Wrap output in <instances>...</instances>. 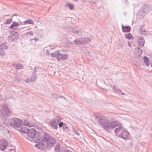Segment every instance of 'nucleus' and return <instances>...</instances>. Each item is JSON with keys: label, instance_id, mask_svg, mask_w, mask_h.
Instances as JSON below:
<instances>
[{"label": "nucleus", "instance_id": "f257e3e1", "mask_svg": "<svg viewBox=\"0 0 152 152\" xmlns=\"http://www.w3.org/2000/svg\"><path fill=\"white\" fill-rule=\"evenodd\" d=\"M98 121L106 130L113 129L120 124L118 121H114L112 122L110 125L109 123V121L104 116H100Z\"/></svg>", "mask_w": 152, "mask_h": 152}, {"label": "nucleus", "instance_id": "f03ea898", "mask_svg": "<svg viewBox=\"0 0 152 152\" xmlns=\"http://www.w3.org/2000/svg\"><path fill=\"white\" fill-rule=\"evenodd\" d=\"M10 123L15 129L19 128L23 124V122L20 120L16 118L10 120Z\"/></svg>", "mask_w": 152, "mask_h": 152}, {"label": "nucleus", "instance_id": "7ed1b4c3", "mask_svg": "<svg viewBox=\"0 0 152 152\" xmlns=\"http://www.w3.org/2000/svg\"><path fill=\"white\" fill-rule=\"evenodd\" d=\"M115 132L116 133H121V137L124 139L127 138L129 135V133L126 131H125L124 128L121 127H120L116 129L115 130Z\"/></svg>", "mask_w": 152, "mask_h": 152}, {"label": "nucleus", "instance_id": "20e7f679", "mask_svg": "<svg viewBox=\"0 0 152 152\" xmlns=\"http://www.w3.org/2000/svg\"><path fill=\"white\" fill-rule=\"evenodd\" d=\"M35 141L36 143H37L35 145L36 147L41 149L44 148L45 145L44 143V141L42 140L41 137H39V138H37L35 139Z\"/></svg>", "mask_w": 152, "mask_h": 152}, {"label": "nucleus", "instance_id": "39448f33", "mask_svg": "<svg viewBox=\"0 0 152 152\" xmlns=\"http://www.w3.org/2000/svg\"><path fill=\"white\" fill-rule=\"evenodd\" d=\"M27 133V136L28 138L30 139H33L35 135L36 131L34 129H29Z\"/></svg>", "mask_w": 152, "mask_h": 152}, {"label": "nucleus", "instance_id": "423d86ee", "mask_svg": "<svg viewBox=\"0 0 152 152\" xmlns=\"http://www.w3.org/2000/svg\"><path fill=\"white\" fill-rule=\"evenodd\" d=\"M8 145V143L5 140H2L0 141V148L2 151L5 150Z\"/></svg>", "mask_w": 152, "mask_h": 152}, {"label": "nucleus", "instance_id": "0eeeda50", "mask_svg": "<svg viewBox=\"0 0 152 152\" xmlns=\"http://www.w3.org/2000/svg\"><path fill=\"white\" fill-rule=\"evenodd\" d=\"M55 143V140L52 137L50 138L47 142V146L48 148H51L53 146Z\"/></svg>", "mask_w": 152, "mask_h": 152}, {"label": "nucleus", "instance_id": "6e6552de", "mask_svg": "<svg viewBox=\"0 0 152 152\" xmlns=\"http://www.w3.org/2000/svg\"><path fill=\"white\" fill-rule=\"evenodd\" d=\"M56 58L58 60H64L67 58L68 55L67 54L60 53L56 56Z\"/></svg>", "mask_w": 152, "mask_h": 152}, {"label": "nucleus", "instance_id": "1a4fd4ad", "mask_svg": "<svg viewBox=\"0 0 152 152\" xmlns=\"http://www.w3.org/2000/svg\"><path fill=\"white\" fill-rule=\"evenodd\" d=\"M1 112L4 115H7L10 113V112L6 106H3Z\"/></svg>", "mask_w": 152, "mask_h": 152}, {"label": "nucleus", "instance_id": "9d476101", "mask_svg": "<svg viewBox=\"0 0 152 152\" xmlns=\"http://www.w3.org/2000/svg\"><path fill=\"white\" fill-rule=\"evenodd\" d=\"M58 122L59 121L58 120H52L50 122V124L53 127L54 129L57 130L58 128Z\"/></svg>", "mask_w": 152, "mask_h": 152}, {"label": "nucleus", "instance_id": "9b49d317", "mask_svg": "<svg viewBox=\"0 0 152 152\" xmlns=\"http://www.w3.org/2000/svg\"><path fill=\"white\" fill-rule=\"evenodd\" d=\"M138 45L140 47H142L144 45V39L141 37H139L138 39Z\"/></svg>", "mask_w": 152, "mask_h": 152}, {"label": "nucleus", "instance_id": "f8f14e48", "mask_svg": "<svg viewBox=\"0 0 152 152\" xmlns=\"http://www.w3.org/2000/svg\"><path fill=\"white\" fill-rule=\"evenodd\" d=\"M19 26V23L16 22H13L12 24L11 25L10 28L11 29H13L15 27H17Z\"/></svg>", "mask_w": 152, "mask_h": 152}, {"label": "nucleus", "instance_id": "ddd939ff", "mask_svg": "<svg viewBox=\"0 0 152 152\" xmlns=\"http://www.w3.org/2000/svg\"><path fill=\"white\" fill-rule=\"evenodd\" d=\"M29 129L26 127H23L20 128L19 131L22 133H27Z\"/></svg>", "mask_w": 152, "mask_h": 152}, {"label": "nucleus", "instance_id": "4468645a", "mask_svg": "<svg viewBox=\"0 0 152 152\" xmlns=\"http://www.w3.org/2000/svg\"><path fill=\"white\" fill-rule=\"evenodd\" d=\"M24 125L31 127L34 126L33 124L28 122V121L26 120L24 121Z\"/></svg>", "mask_w": 152, "mask_h": 152}, {"label": "nucleus", "instance_id": "2eb2a0df", "mask_svg": "<svg viewBox=\"0 0 152 152\" xmlns=\"http://www.w3.org/2000/svg\"><path fill=\"white\" fill-rule=\"evenodd\" d=\"M142 52V50L139 48H136L134 50V53L137 56H140Z\"/></svg>", "mask_w": 152, "mask_h": 152}, {"label": "nucleus", "instance_id": "dca6fc26", "mask_svg": "<svg viewBox=\"0 0 152 152\" xmlns=\"http://www.w3.org/2000/svg\"><path fill=\"white\" fill-rule=\"evenodd\" d=\"M122 28L124 32H129L131 30V28L129 26L124 27L122 26Z\"/></svg>", "mask_w": 152, "mask_h": 152}, {"label": "nucleus", "instance_id": "f3484780", "mask_svg": "<svg viewBox=\"0 0 152 152\" xmlns=\"http://www.w3.org/2000/svg\"><path fill=\"white\" fill-rule=\"evenodd\" d=\"M144 61L146 65L148 66H149V61L148 58L146 57H144L143 58Z\"/></svg>", "mask_w": 152, "mask_h": 152}, {"label": "nucleus", "instance_id": "a211bd4d", "mask_svg": "<svg viewBox=\"0 0 152 152\" xmlns=\"http://www.w3.org/2000/svg\"><path fill=\"white\" fill-rule=\"evenodd\" d=\"M43 137L44 140H43V141H45L47 142V141L50 138L48 135L46 133L44 134Z\"/></svg>", "mask_w": 152, "mask_h": 152}, {"label": "nucleus", "instance_id": "6ab92c4d", "mask_svg": "<svg viewBox=\"0 0 152 152\" xmlns=\"http://www.w3.org/2000/svg\"><path fill=\"white\" fill-rule=\"evenodd\" d=\"M31 24H33V21L32 20H28L23 22V24L24 25Z\"/></svg>", "mask_w": 152, "mask_h": 152}, {"label": "nucleus", "instance_id": "aec40b11", "mask_svg": "<svg viewBox=\"0 0 152 152\" xmlns=\"http://www.w3.org/2000/svg\"><path fill=\"white\" fill-rule=\"evenodd\" d=\"M126 37L128 39H133V37L131 34H129L125 35Z\"/></svg>", "mask_w": 152, "mask_h": 152}, {"label": "nucleus", "instance_id": "412c9836", "mask_svg": "<svg viewBox=\"0 0 152 152\" xmlns=\"http://www.w3.org/2000/svg\"><path fill=\"white\" fill-rule=\"evenodd\" d=\"M60 145L59 144H57L55 147V150L57 152H59L60 150Z\"/></svg>", "mask_w": 152, "mask_h": 152}, {"label": "nucleus", "instance_id": "4be33fe9", "mask_svg": "<svg viewBox=\"0 0 152 152\" xmlns=\"http://www.w3.org/2000/svg\"><path fill=\"white\" fill-rule=\"evenodd\" d=\"M12 21V18L8 19L6 22V23L8 24L10 23Z\"/></svg>", "mask_w": 152, "mask_h": 152}, {"label": "nucleus", "instance_id": "5701e85b", "mask_svg": "<svg viewBox=\"0 0 152 152\" xmlns=\"http://www.w3.org/2000/svg\"><path fill=\"white\" fill-rule=\"evenodd\" d=\"M66 6L68 7L70 10H72L73 9L74 6L72 4H67L66 5Z\"/></svg>", "mask_w": 152, "mask_h": 152}, {"label": "nucleus", "instance_id": "b1692460", "mask_svg": "<svg viewBox=\"0 0 152 152\" xmlns=\"http://www.w3.org/2000/svg\"><path fill=\"white\" fill-rule=\"evenodd\" d=\"M17 68L18 69H21L23 68V66L21 64H18L17 66Z\"/></svg>", "mask_w": 152, "mask_h": 152}, {"label": "nucleus", "instance_id": "393cba45", "mask_svg": "<svg viewBox=\"0 0 152 152\" xmlns=\"http://www.w3.org/2000/svg\"><path fill=\"white\" fill-rule=\"evenodd\" d=\"M63 125V123L62 122H60L59 123L58 125L59 127H61Z\"/></svg>", "mask_w": 152, "mask_h": 152}, {"label": "nucleus", "instance_id": "a878e982", "mask_svg": "<svg viewBox=\"0 0 152 152\" xmlns=\"http://www.w3.org/2000/svg\"><path fill=\"white\" fill-rule=\"evenodd\" d=\"M50 55L51 57H55L56 56V55L54 53H51Z\"/></svg>", "mask_w": 152, "mask_h": 152}, {"label": "nucleus", "instance_id": "bb28decb", "mask_svg": "<svg viewBox=\"0 0 152 152\" xmlns=\"http://www.w3.org/2000/svg\"><path fill=\"white\" fill-rule=\"evenodd\" d=\"M14 16H17V15L16 14H15L14 15H13Z\"/></svg>", "mask_w": 152, "mask_h": 152}, {"label": "nucleus", "instance_id": "cd10ccee", "mask_svg": "<svg viewBox=\"0 0 152 152\" xmlns=\"http://www.w3.org/2000/svg\"><path fill=\"white\" fill-rule=\"evenodd\" d=\"M151 67H152V62L151 63Z\"/></svg>", "mask_w": 152, "mask_h": 152}]
</instances>
